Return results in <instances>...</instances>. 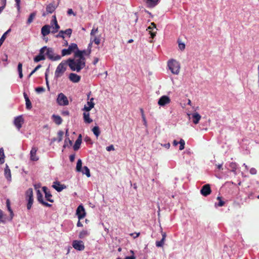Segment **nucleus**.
<instances>
[{"instance_id":"nucleus-25","label":"nucleus","mask_w":259,"mask_h":259,"mask_svg":"<svg viewBox=\"0 0 259 259\" xmlns=\"http://www.w3.org/2000/svg\"><path fill=\"white\" fill-rule=\"evenodd\" d=\"M76 50V51L75 52V54H74L75 59H85V58L83 56V52L79 50L78 49Z\"/></svg>"},{"instance_id":"nucleus-49","label":"nucleus","mask_w":259,"mask_h":259,"mask_svg":"<svg viewBox=\"0 0 259 259\" xmlns=\"http://www.w3.org/2000/svg\"><path fill=\"white\" fill-rule=\"evenodd\" d=\"M7 207L8 208V210L10 212V213L11 214H13V211L11 208L10 203L9 200H8V199L7 200Z\"/></svg>"},{"instance_id":"nucleus-8","label":"nucleus","mask_w":259,"mask_h":259,"mask_svg":"<svg viewBox=\"0 0 259 259\" xmlns=\"http://www.w3.org/2000/svg\"><path fill=\"white\" fill-rule=\"evenodd\" d=\"M187 115L189 119H192V121L195 124H198L201 118V115L197 112H195L192 114L187 113Z\"/></svg>"},{"instance_id":"nucleus-6","label":"nucleus","mask_w":259,"mask_h":259,"mask_svg":"<svg viewBox=\"0 0 259 259\" xmlns=\"http://www.w3.org/2000/svg\"><path fill=\"white\" fill-rule=\"evenodd\" d=\"M57 102L60 106H66L69 104L67 97L62 93L58 94Z\"/></svg>"},{"instance_id":"nucleus-35","label":"nucleus","mask_w":259,"mask_h":259,"mask_svg":"<svg viewBox=\"0 0 259 259\" xmlns=\"http://www.w3.org/2000/svg\"><path fill=\"white\" fill-rule=\"evenodd\" d=\"M82 167V161L81 159H78L77 160V163H76V171L78 172H80L81 171Z\"/></svg>"},{"instance_id":"nucleus-12","label":"nucleus","mask_w":259,"mask_h":259,"mask_svg":"<svg viewBox=\"0 0 259 259\" xmlns=\"http://www.w3.org/2000/svg\"><path fill=\"white\" fill-rule=\"evenodd\" d=\"M37 148L32 147L30 152V159L33 161H36L39 159V157L36 155Z\"/></svg>"},{"instance_id":"nucleus-10","label":"nucleus","mask_w":259,"mask_h":259,"mask_svg":"<svg viewBox=\"0 0 259 259\" xmlns=\"http://www.w3.org/2000/svg\"><path fill=\"white\" fill-rule=\"evenodd\" d=\"M24 119L22 115H19L16 117L14 120V124L18 130L21 128L22 124L24 123Z\"/></svg>"},{"instance_id":"nucleus-5","label":"nucleus","mask_w":259,"mask_h":259,"mask_svg":"<svg viewBox=\"0 0 259 259\" xmlns=\"http://www.w3.org/2000/svg\"><path fill=\"white\" fill-rule=\"evenodd\" d=\"M77 49V45L75 43H71L68 47V49H64L61 51L62 55L61 56H65L70 55L72 52Z\"/></svg>"},{"instance_id":"nucleus-1","label":"nucleus","mask_w":259,"mask_h":259,"mask_svg":"<svg viewBox=\"0 0 259 259\" xmlns=\"http://www.w3.org/2000/svg\"><path fill=\"white\" fill-rule=\"evenodd\" d=\"M68 66L72 71L79 72L85 65V59H68L67 60Z\"/></svg>"},{"instance_id":"nucleus-42","label":"nucleus","mask_w":259,"mask_h":259,"mask_svg":"<svg viewBox=\"0 0 259 259\" xmlns=\"http://www.w3.org/2000/svg\"><path fill=\"white\" fill-rule=\"evenodd\" d=\"M63 32L64 35L66 34L67 36H68L69 37H70L72 34V30L71 28H68V29H66L64 31L63 30Z\"/></svg>"},{"instance_id":"nucleus-32","label":"nucleus","mask_w":259,"mask_h":259,"mask_svg":"<svg viewBox=\"0 0 259 259\" xmlns=\"http://www.w3.org/2000/svg\"><path fill=\"white\" fill-rule=\"evenodd\" d=\"M140 110L141 113V116L143 121V124L145 126H147V122L146 119L145 115L144 114V110L142 108H140Z\"/></svg>"},{"instance_id":"nucleus-60","label":"nucleus","mask_w":259,"mask_h":259,"mask_svg":"<svg viewBox=\"0 0 259 259\" xmlns=\"http://www.w3.org/2000/svg\"><path fill=\"white\" fill-rule=\"evenodd\" d=\"M140 234V233H131L130 234V235L132 236H133L134 238H136L139 236Z\"/></svg>"},{"instance_id":"nucleus-27","label":"nucleus","mask_w":259,"mask_h":259,"mask_svg":"<svg viewBox=\"0 0 259 259\" xmlns=\"http://www.w3.org/2000/svg\"><path fill=\"white\" fill-rule=\"evenodd\" d=\"M229 167L231 169V171L233 172L235 175H237L236 169L237 168V164L235 162H232L230 163Z\"/></svg>"},{"instance_id":"nucleus-22","label":"nucleus","mask_w":259,"mask_h":259,"mask_svg":"<svg viewBox=\"0 0 259 259\" xmlns=\"http://www.w3.org/2000/svg\"><path fill=\"white\" fill-rule=\"evenodd\" d=\"M81 141H82V137H81V135H79L78 138L76 140L75 144L73 146L74 150L77 151V150L79 149V148H80L81 143Z\"/></svg>"},{"instance_id":"nucleus-21","label":"nucleus","mask_w":259,"mask_h":259,"mask_svg":"<svg viewBox=\"0 0 259 259\" xmlns=\"http://www.w3.org/2000/svg\"><path fill=\"white\" fill-rule=\"evenodd\" d=\"M51 26L49 25H45L41 29V32L42 35L46 36L48 35L51 31L50 30Z\"/></svg>"},{"instance_id":"nucleus-61","label":"nucleus","mask_w":259,"mask_h":259,"mask_svg":"<svg viewBox=\"0 0 259 259\" xmlns=\"http://www.w3.org/2000/svg\"><path fill=\"white\" fill-rule=\"evenodd\" d=\"M57 19H56V15H53V19L51 22V25L53 26V23L54 22H57Z\"/></svg>"},{"instance_id":"nucleus-46","label":"nucleus","mask_w":259,"mask_h":259,"mask_svg":"<svg viewBox=\"0 0 259 259\" xmlns=\"http://www.w3.org/2000/svg\"><path fill=\"white\" fill-rule=\"evenodd\" d=\"M92 38H91V42L88 45V53L87 54V55L88 56L90 55V54H91V49H92Z\"/></svg>"},{"instance_id":"nucleus-20","label":"nucleus","mask_w":259,"mask_h":259,"mask_svg":"<svg viewBox=\"0 0 259 259\" xmlns=\"http://www.w3.org/2000/svg\"><path fill=\"white\" fill-rule=\"evenodd\" d=\"M4 172L5 178L8 181L11 182L12 180L11 170L7 164H6Z\"/></svg>"},{"instance_id":"nucleus-13","label":"nucleus","mask_w":259,"mask_h":259,"mask_svg":"<svg viewBox=\"0 0 259 259\" xmlns=\"http://www.w3.org/2000/svg\"><path fill=\"white\" fill-rule=\"evenodd\" d=\"M211 190L209 184H206L203 186L200 190V193L204 196H208L211 193Z\"/></svg>"},{"instance_id":"nucleus-40","label":"nucleus","mask_w":259,"mask_h":259,"mask_svg":"<svg viewBox=\"0 0 259 259\" xmlns=\"http://www.w3.org/2000/svg\"><path fill=\"white\" fill-rule=\"evenodd\" d=\"M26 199L27 200V201H28V203L27 204V208L28 210H29L31 208L32 205L33 204V198H28V199Z\"/></svg>"},{"instance_id":"nucleus-37","label":"nucleus","mask_w":259,"mask_h":259,"mask_svg":"<svg viewBox=\"0 0 259 259\" xmlns=\"http://www.w3.org/2000/svg\"><path fill=\"white\" fill-rule=\"evenodd\" d=\"M72 145V142L69 139V138H66L64 141V144L63 145L64 148L66 147L71 146Z\"/></svg>"},{"instance_id":"nucleus-57","label":"nucleus","mask_w":259,"mask_h":259,"mask_svg":"<svg viewBox=\"0 0 259 259\" xmlns=\"http://www.w3.org/2000/svg\"><path fill=\"white\" fill-rule=\"evenodd\" d=\"M154 28H156V25L153 23H151L150 26H149L147 30H152Z\"/></svg>"},{"instance_id":"nucleus-3","label":"nucleus","mask_w":259,"mask_h":259,"mask_svg":"<svg viewBox=\"0 0 259 259\" xmlns=\"http://www.w3.org/2000/svg\"><path fill=\"white\" fill-rule=\"evenodd\" d=\"M168 69L171 72L176 75L179 74L180 70V64L179 62L174 59L168 61L167 63Z\"/></svg>"},{"instance_id":"nucleus-17","label":"nucleus","mask_w":259,"mask_h":259,"mask_svg":"<svg viewBox=\"0 0 259 259\" xmlns=\"http://www.w3.org/2000/svg\"><path fill=\"white\" fill-rule=\"evenodd\" d=\"M52 187L58 192H61L66 188L64 185L60 184L58 182H55Z\"/></svg>"},{"instance_id":"nucleus-55","label":"nucleus","mask_w":259,"mask_h":259,"mask_svg":"<svg viewBox=\"0 0 259 259\" xmlns=\"http://www.w3.org/2000/svg\"><path fill=\"white\" fill-rule=\"evenodd\" d=\"M224 204H225V202L222 199H220V201H219V202L218 204L215 203V206L221 207V206H223L224 205Z\"/></svg>"},{"instance_id":"nucleus-64","label":"nucleus","mask_w":259,"mask_h":259,"mask_svg":"<svg viewBox=\"0 0 259 259\" xmlns=\"http://www.w3.org/2000/svg\"><path fill=\"white\" fill-rule=\"evenodd\" d=\"M16 6L18 10L20 9V0H15Z\"/></svg>"},{"instance_id":"nucleus-34","label":"nucleus","mask_w":259,"mask_h":259,"mask_svg":"<svg viewBox=\"0 0 259 259\" xmlns=\"http://www.w3.org/2000/svg\"><path fill=\"white\" fill-rule=\"evenodd\" d=\"M46 59L45 56L39 55V54L34 58V61L35 63L38 62L42 60H45Z\"/></svg>"},{"instance_id":"nucleus-26","label":"nucleus","mask_w":259,"mask_h":259,"mask_svg":"<svg viewBox=\"0 0 259 259\" xmlns=\"http://www.w3.org/2000/svg\"><path fill=\"white\" fill-rule=\"evenodd\" d=\"M51 28H52V30H51V32L52 33H55L58 31V30L60 28V26L58 24V22H54L53 23V26L51 25Z\"/></svg>"},{"instance_id":"nucleus-47","label":"nucleus","mask_w":259,"mask_h":259,"mask_svg":"<svg viewBox=\"0 0 259 259\" xmlns=\"http://www.w3.org/2000/svg\"><path fill=\"white\" fill-rule=\"evenodd\" d=\"M63 134H64V133L63 131H60L58 132V142H60L62 140V137L63 136Z\"/></svg>"},{"instance_id":"nucleus-54","label":"nucleus","mask_w":259,"mask_h":259,"mask_svg":"<svg viewBox=\"0 0 259 259\" xmlns=\"http://www.w3.org/2000/svg\"><path fill=\"white\" fill-rule=\"evenodd\" d=\"M56 37H61L64 38L65 36L63 32V30H61L59 32L58 34L56 35Z\"/></svg>"},{"instance_id":"nucleus-44","label":"nucleus","mask_w":259,"mask_h":259,"mask_svg":"<svg viewBox=\"0 0 259 259\" xmlns=\"http://www.w3.org/2000/svg\"><path fill=\"white\" fill-rule=\"evenodd\" d=\"M25 102L26 108L29 110L31 109L32 108V105L29 99H26Z\"/></svg>"},{"instance_id":"nucleus-39","label":"nucleus","mask_w":259,"mask_h":259,"mask_svg":"<svg viewBox=\"0 0 259 259\" xmlns=\"http://www.w3.org/2000/svg\"><path fill=\"white\" fill-rule=\"evenodd\" d=\"M36 16V13L33 12L31 13L29 16V18L27 20V24H30L33 20L34 18H35Z\"/></svg>"},{"instance_id":"nucleus-45","label":"nucleus","mask_w":259,"mask_h":259,"mask_svg":"<svg viewBox=\"0 0 259 259\" xmlns=\"http://www.w3.org/2000/svg\"><path fill=\"white\" fill-rule=\"evenodd\" d=\"M179 144H180V146L179 147V150H183L185 148V142L184 140L183 139H181L180 141H179Z\"/></svg>"},{"instance_id":"nucleus-58","label":"nucleus","mask_w":259,"mask_h":259,"mask_svg":"<svg viewBox=\"0 0 259 259\" xmlns=\"http://www.w3.org/2000/svg\"><path fill=\"white\" fill-rule=\"evenodd\" d=\"M249 172L251 175H256L257 173V170L255 168L252 167L250 168Z\"/></svg>"},{"instance_id":"nucleus-24","label":"nucleus","mask_w":259,"mask_h":259,"mask_svg":"<svg viewBox=\"0 0 259 259\" xmlns=\"http://www.w3.org/2000/svg\"><path fill=\"white\" fill-rule=\"evenodd\" d=\"M52 118L54 122L58 125L61 124L62 122L61 117L59 115L54 114L52 115Z\"/></svg>"},{"instance_id":"nucleus-63","label":"nucleus","mask_w":259,"mask_h":259,"mask_svg":"<svg viewBox=\"0 0 259 259\" xmlns=\"http://www.w3.org/2000/svg\"><path fill=\"white\" fill-rule=\"evenodd\" d=\"M67 14L69 15H72V14L73 15H75V14L74 13L73 10L71 9H69L68 10Z\"/></svg>"},{"instance_id":"nucleus-14","label":"nucleus","mask_w":259,"mask_h":259,"mask_svg":"<svg viewBox=\"0 0 259 259\" xmlns=\"http://www.w3.org/2000/svg\"><path fill=\"white\" fill-rule=\"evenodd\" d=\"M94 99L92 98L90 101H88L87 104L84 105L82 110L84 111H90L92 108L94 107L95 103L94 102Z\"/></svg>"},{"instance_id":"nucleus-56","label":"nucleus","mask_w":259,"mask_h":259,"mask_svg":"<svg viewBox=\"0 0 259 259\" xmlns=\"http://www.w3.org/2000/svg\"><path fill=\"white\" fill-rule=\"evenodd\" d=\"M106 149V150L107 151H110L114 150V146H113V145H110L109 146H107Z\"/></svg>"},{"instance_id":"nucleus-29","label":"nucleus","mask_w":259,"mask_h":259,"mask_svg":"<svg viewBox=\"0 0 259 259\" xmlns=\"http://www.w3.org/2000/svg\"><path fill=\"white\" fill-rule=\"evenodd\" d=\"M80 172H81L83 174H85L87 176V177H90L91 176L90 169L86 166H84L83 167L82 169H81V171Z\"/></svg>"},{"instance_id":"nucleus-23","label":"nucleus","mask_w":259,"mask_h":259,"mask_svg":"<svg viewBox=\"0 0 259 259\" xmlns=\"http://www.w3.org/2000/svg\"><path fill=\"white\" fill-rule=\"evenodd\" d=\"M83 118L85 123H90L93 120L90 117L89 111H84L83 113Z\"/></svg>"},{"instance_id":"nucleus-31","label":"nucleus","mask_w":259,"mask_h":259,"mask_svg":"<svg viewBox=\"0 0 259 259\" xmlns=\"http://www.w3.org/2000/svg\"><path fill=\"white\" fill-rule=\"evenodd\" d=\"M37 199L38 201L41 204L44 201L43 199V196L42 194L41 193L40 190H38L37 191Z\"/></svg>"},{"instance_id":"nucleus-2","label":"nucleus","mask_w":259,"mask_h":259,"mask_svg":"<svg viewBox=\"0 0 259 259\" xmlns=\"http://www.w3.org/2000/svg\"><path fill=\"white\" fill-rule=\"evenodd\" d=\"M68 63L67 60L62 61L57 67L55 71L54 76L56 78L61 77L67 69Z\"/></svg>"},{"instance_id":"nucleus-9","label":"nucleus","mask_w":259,"mask_h":259,"mask_svg":"<svg viewBox=\"0 0 259 259\" xmlns=\"http://www.w3.org/2000/svg\"><path fill=\"white\" fill-rule=\"evenodd\" d=\"M73 247L79 251H82L84 249L83 242L81 240H74L72 242Z\"/></svg>"},{"instance_id":"nucleus-52","label":"nucleus","mask_w":259,"mask_h":259,"mask_svg":"<svg viewBox=\"0 0 259 259\" xmlns=\"http://www.w3.org/2000/svg\"><path fill=\"white\" fill-rule=\"evenodd\" d=\"M35 91L37 93H41L42 92H44L45 91V89L43 87H38L35 89Z\"/></svg>"},{"instance_id":"nucleus-4","label":"nucleus","mask_w":259,"mask_h":259,"mask_svg":"<svg viewBox=\"0 0 259 259\" xmlns=\"http://www.w3.org/2000/svg\"><path fill=\"white\" fill-rule=\"evenodd\" d=\"M46 55L48 58L53 61L60 60L61 59V56L54 53V50L51 48H48L46 52Z\"/></svg>"},{"instance_id":"nucleus-7","label":"nucleus","mask_w":259,"mask_h":259,"mask_svg":"<svg viewBox=\"0 0 259 259\" xmlns=\"http://www.w3.org/2000/svg\"><path fill=\"white\" fill-rule=\"evenodd\" d=\"M76 215L78 220H80L83 219L86 215V212L82 204L79 205L76 210Z\"/></svg>"},{"instance_id":"nucleus-53","label":"nucleus","mask_w":259,"mask_h":259,"mask_svg":"<svg viewBox=\"0 0 259 259\" xmlns=\"http://www.w3.org/2000/svg\"><path fill=\"white\" fill-rule=\"evenodd\" d=\"M92 42H94L96 45H99L100 43V39L98 37H95L92 40Z\"/></svg>"},{"instance_id":"nucleus-36","label":"nucleus","mask_w":259,"mask_h":259,"mask_svg":"<svg viewBox=\"0 0 259 259\" xmlns=\"http://www.w3.org/2000/svg\"><path fill=\"white\" fill-rule=\"evenodd\" d=\"M92 132L97 137H98L100 134V131L99 130V127L97 126H94L92 129Z\"/></svg>"},{"instance_id":"nucleus-16","label":"nucleus","mask_w":259,"mask_h":259,"mask_svg":"<svg viewBox=\"0 0 259 259\" xmlns=\"http://www.w3.org/2000/svg\"><path fill=\"white\" fill-rule=\"evenodd\" d=\"M42 190H43L44 192L45 193V197H46V199L50 202H53L54 200H53V199H52L51 198L52 195L50 190L48 189V188L47 187L44 186L42 187Z\"/></svg>"},{"instance_id":"nucleus-48","label":"nucleus","mask_w":259,"mask_h":259,"mask_svg":"<svg viewBox=\"0 0 259 259\" xmlns=\"http://www.w3.org/2000/svg\"><path fill=\"white\" fill-rule=\"evenodd\" d=\"M98 28H95L94 27L91 32V36L92 37V36H94L95 34L98 32Z\"/></svg>"},{"instance_id":"nucleus-41","label":"nucleus","mask_w":259,"mask_h":259,"mask_svg":"<svg viewBox=\"0 0 259 259\" xmlns=\"http://www.w3.org/2000/svg\"><path fill=\"white\" fill-rule=\"evenodd\" d=\"M165 241L163 240V239H161L160 241H156L155 244L156 247H162L164 244Z\"/></svg>"},{"instance_id":"nucleus-33","label":"nucleus","mask_w":259,"mask_h":259,"mask_svg":"<svg viewBox=\"0 0 259 259\" xmlns=\"http://www.w3.org/2000/svg\"><path fill=\"white\" fill-rule=\"evenodd\" d=\"M26 199L33 198V190L32 188L28 189L26 192Z\"/></svg>"},{"instance_id":"nucleus-43","label":"nucleus","mask_w":259,"mask_h":259,"mask_svg":"<svg viewBox=\"0 0 259 259\" xmlns=\"http://www.w3.org/2000/svg\"><path fill=\"white\" fill-rule=\"evenodd\" d=\"M47 47L45 46L40 49L39 52V55L45 56L46 52L47 51Z\"/></svg>"},{"instance_id":"nucleus-30","label":"nucleus","mask_w":259,"mask_h":259,"mask_svg":"<svg viewBox=\"0 0 259 259\" xmlns=\"http://www.w3.org/2000/svg\"><path fill=\"white\" fill-rule=\"evenodd\" d=\"M90 235V233L87 230H82L81 231L79 234V238L80 239H83L86 236H88Z\"/></svg>"},{"instance_id":"nucleus-59","label":"nucleus","mask_w":259,"mask_h":259,"mask_svg":"<svg viewBox=\"0 0 259 259\" xmlns=\"http://www.w3.org/2000/svg\"><path fill=\"white\" fill-rule=\"evenodd\" d=\"M179 47L181 50H183L185 48V45L184 43H179Z\"/></svg>"},{"instance_id":"nucleus-19","label":"nucleus","mask_w":259,"mask_h":259,"mask_svg":"<svg viewBox=\"0 0 259 259\" xmlns=\"http://www.w3.org/2000/svg\"><path fill=\"white\" fill-rule=\"evenodd\" d=\"M57 6L53 3L49 4L46 7V12L47 14H52L56 9Z\"/></svg>"},{"instance_id":"nucleus-50","label":"nucleus","mask_w":259,"mask_h":259,"mask_svg":"<svg viewBox=\"0 0 259 259\" xmlns=\"http://www.w3.org/2000/svg\"><path fill=\"white\" fill-rule=\"evenodd\" d=\"M41 67V65H38L30 73L29 76H31L34 72H35L38 69Z\"/></svg>"},{"instance_id":"nucleus-15","label":"nucleus","mask_w":259,"mask_h":259,"mask_svg":"<svg viewBox=\"0 0 259 259\" xmlns=\"http://www.w3.org/2000/svg\"><path fill=\"white\" fill-rule=\"evenodd\" d=\"M160 0H144V3L146 4L147 7L153 8L157 6Z\"/></svg>"},{"instance_id":"nucleus-11","label":"nucleus","mask_w":259,"mask_h":259,"mask_svg":"<svg viewBox=\"0 0 259 259\" xmlns=\"http://www.w3.org/2000/svg\"><path fill=\"white\" fill-rule=\"evenodd\" d=\"M170 102V99L167 96H161L158 101V104L160 106H164L168 104Z\"/></svg>"},{"instance_id":"nucleus-18","label":"nucleus","mask_w":259,"mask_h":259,"mask_svg":"<svg viewBox=\"0 0 259 259\" xmlns=\"http://www.w3.org/2000/svg\"><path fill=\"white\" fill-rule=\"evenodd\" d=\"M69 79L73 82H78L80 80V76L75 73H71L69 75Z\"/></svg>"},{"instance_id":"nucleus-38","label":"nucleus","mask_w":259,"mask_h":259,"mask_svg":"<svg viewBox=\"0 0 259 259\" xmlns=\"http://www.w3.org/2000/svg\"><path fill=\"white\" fill-rule=\"evenodd\" d=\"M18 71L19 73V76L20 78L23 77V73H22V64L21 63H19L18 65Z\"/></svg>"},{"instance_id":"nucleus-51","label":"nucleus","mask_w":259,"mask_h":259,"mask_svg":"<svg viewBox=\"0 0 259 259\" xmlns=\"http://www.w3.org/2000/svg\"><path fill=\"white\" fill-rule=\"evenodd\" d=\"M130 252L132 255L129 256H126L124 259H136V257L134 255V251L131 250Z\"/></svg>"},{"instance_id":"nucleus-28","label":"nucleus","mask_w":259,"mask_h":259,"mask_svg":"<svg viewBox=\"0 0 259 259\" xmlns=\"http://www.w3.org/2000/svg\"><path fill=\"white\" fill-rule=\"evenodd\" d=\"M5 155L4 150L3 148H0V164H3L5 162Z\"/></svg>"},{"instance_id":"nucleus-62","label":"nucleus","mask_w":259,"mask_h":259,"mask_svg":"<svg viewBox=\"0 0 259 259\" xmlns=\"http://www.w3.org/2000/svg\"><path fill=\"white\" fill-rule=\"evenodd\" d=\"M75 155V154H72L69 156V159L71 162H73L74 160Z\"/></svg>"}]
</instances>
